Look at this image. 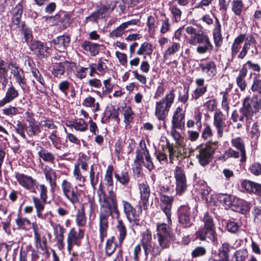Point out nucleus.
<instances>
[{
  "mask_svg": "<svg viewBox=\"0 0 261 261\" xmlns=\"http://www.w3.org/2000/svg\"><path fill=\"white\" fill-rule=\"evenodd\" d=\"M98 201L100 206L99 214V231L101 241L107 236L108 228V219L110 216L118 220L117 229L118 233V240L121 244L126 236V227L121 220H119L120 212L118 208V204L116 194L112 191L109 192L106 196L103 187L100 184L97 190Z\"/></svg>",
  "mask_w": 261,
  "mask_h": 261,
  "instance_id": "nucleus-1",
  "label": "nucleus"
},
{
  "mask_svg": "<svg viewBox=\"0 0 261 261\" xmlns=\"http://www.w3.org/2000/svg\"><path fill=\"white\" fill-rule=\"evenodd\" d=\"M261 114L260 101L254 98L250 103V97H246L243 102V107L239 110L233 111L231 119L234 122H244L245 118L247 127H249L252 122L258 118Z\"/></svg>",
  "mask_w": 261,
  "mask_h": 261,
  "instance_id": "nucleus-2",
  "label": "nucleus"
},
{
  "mask_svg": "<svg viewBox=\"0 0 261 261\" xmlns=\"http://www.w3.org/2000/svg\"><path fill=\"white\" fill-rule=\"evenodd\" d=\"M185 31L189 36L187 40L188 44L191 45L200 44L196 48L198 53L203 54L213 49V46L208 36L202 30L197 29L192 25H188L185 28Z\"/></svg>",
  "mask_w": 261,
  "mask_h": 261,
  "instance_id": "nucleus-3",
  "label": "nucleus"
},
{
  "mask_svg": "<svg viewBox=\"0 0 261 261\" xmlns=\"http://www.w3.org/2000/svg\"><path fill=\"white\" fill-rule=\"evenodd\" d=\"M256 40L253 36L250 37L248 40L246 35L241 34L237 36L233 40L231 46V56L233 60L237 55V58L239 60H243L246 56L249 51L251 44H255Z\"/></svg>",
  "mask_w": 261,
  "mask_h": 261,
  "instance_id": "nucleus-4",
  "label": "nucleus"
},
{
  "mask_svg": "<svg viewBox=\"0 0 261 261\" xmlns=\"http://www.w3.org/2000/svg\"><path fill=\"white\" fill-rule=\"evenodd\" d=\"M175 98L174 90L167 93L166 96L155 103V116L159 120H164L168 115L169 110Z\"/></svg>",
  "mask_w": 261,
  "mask_h": 261,
  "instance_id": "nucleus-5",
  "label": "nucleus"
},
{
  "mask_svg": "<svg viewBox=\"0 0 261 261\" xmlns=\"http://www.w3.org/2000/svg\"><path fill=\"white\" fill-rule=\"evenodd\" d=\"M203 222L204 226L196 232V237L201 241H214L216 239V232L212 218L205 213Z\"/></svg>",
  "mask_w": 261,
  "mask_h": 261,
  "instance_id": "nucleus-6",
  "label": "nucleus"
},
{
  "mask_svg": "<svg viewBox=\"0 0 261 261\" xmlns=\"http://www.w3.org/2000/svg\"><path fill=\"white\" fill-rule=\"evenodd\" d=\"M217 144V142H211L197 148L196 157L201 166H205L211 162Z\"/></svg>",
  "mask_w": 261,
  "mask_h": 261,
  "instance_id": "nucleus-7",
  "label": "nucleus"
},
{
  "mask_svg": "<svg viewBox=\"0 0 261 261\" xmlns=\"http://www.w3.org/2000/svg\"><path fill=\"white\" fill-rule=\"evenodd\" d=\"M141 244L143 248L145 259H147L149 254L156 256L161 252V248L152 242L151 233L148 230H146L143 232Z\"/></svg>",
  "mask_w": 261,
  "mask_h": 261,
  "instance_id": "nucleus-8",
  "label": "nucleus"
},
{
  "mask_svg": "<svg viewBox=\"0 0 261 261\" xmlns=\"http://www.w3.org/2000/svg\"><path fill=\"white\" fill-rule=\"evenodd\" d=\"M123 210L126 218L132 223V227L140 225L139 217L142 210L141 205L137 206V209L127 201L122 200Z\"/></svg>",
  "mask_w": 261,
  "mask_h": 261,
  "instance_id": "nucleus-9",
  "label": "nucleus"
},
{
  "mask_svg": "<svg viewBox=\"0 0 261 261\" xmlns=\"http://www.w3.org/2000/svg\"><path fill=\"white\" fill-rule=\"evenodd\" d=\"M61 189L63 196L72 204L80 202L81 194L77 187H74L67 179H64L61 184Z\"/></svg>",
  "mask_w": 261,
  "mask_h": 261,
  "instance_id": "nucleus-10",
  "label": "nucleus"
},
{
  "mask_svg": "<svg viewBox=\"0 0 261 261\" xmlns=\"http://www.w3.org/2000/svg\"><path fill=\"white\" fill-rule=\"evenodd\" d=\"M174 176L175 178L176 194L179 196L182 195L186 192L188 187L184 169L181 167H176L174 172Z\"/></svg>",
  "mask_w": 261,
  "mask_h": 261,
  "instance_id": "nucleus-11",
  "label": "nucleus"
},
{
  "mask_svg": "<svg viewBox=\"0 0 261 261\" xmlns=\"http://www.w3.org/2000/svg\"><path fill=\"white\" fill-rule=\"evenodd\" d=\"M160 207L167 218V222L168 224L171 223V209L172 203L174 201L173 196H167L164 193L160 194Z\"/></svg>",
  "mask_w": 261,
  "mask_h": 261,
  "instance_id": "nucleus-12",
  "label": "nucleus"
},
{
  "mask_svg": "<svg viewBox=\"0 0 261 261\" xmlns=\"http://www.w3.org/2000/svg\"><path fill=\"white\" fill-rule=\"evenodd\" d=\"M177 215L179 223L184 227H189L192 225L190 208L188 205L180 206L178 209Z\"/></svg>",
  "mask_w": 261,
  "mask_h": 261,
  "instance_id": "nucleus-13",
  "label": "nucleus"
},
{
  "mask_svg": "<svg viewBox=\"0 0 261 261\" xmlns=\"http://www.w3.org/2000/svg\"><path fill=\"white\" fill-rule=\"evenodd\" d=\"M84 234V231L81 229H79L78 231H76L74 228H72L68 234L67 237V249L70 252L73 247L75 245L79 246L81 240L83 239Z\"/></svg>",
  "mask_w": 261,
  "mask_h": 261,
  "instance_id": "nucleus-14",
  "label": "nucleus"
},
{
  "mask_svg": "<svg viewBox=\"0 0 261 261\" xmlns=\"http://www.w3.org/2000/svg\"><path fill=\"white\" fill-rule=\"evenodd\" d=\"M15 177L18 184L27 190H31L34 189L35 187H36V180L33 178L31 176L23 173L15 172Z\"/></svg>",
  "mask_w": 261,
  "mask_h": 261,
  "instance_id": "nucleus-15",
  "label": "nucleus"
},
{
  "mask_svg": "<svg viewBox=\"0 0 261 261\" xmlns=\"http://www.w3.org/2000/svg\"><path fill=\"white\" fill-rule=\"evenodd\" d=\"M225 118L220 110H216L214 115L213 124L217 130L219 138H222L226 127Z\"/></svg>",
  "mask_w": 261,
  "mask_h": 261,
  "instance_id": "nucleus-16",
  "label": "nucleus"
},
{
  "mask_svg": "<svg viewBox=\"0 0 261 261\" xmlns=\"http://www.w3.org/2000/svg\"><path fill=\"white\" fill-rule=\"evenodd\" d=\"M139 22V19H132L121 23L120 25L113 30L110 34V37L112 38H115L120 37L126 31H127L130 25H136Z\"/></svg>",
  "mask_w": 261,
  "mask_h": 261,
  "instance_id": "nucleus-17",
  "label": "nucleus"
},
{
  "mask_svg": "<svg viewBox=\"0 0 261 261\" xmlns=\"http://www.w3.org/2000/svg\"><path fill=\"white\" fill-rule=\"evenodd\" d=\"M10 72L13 75L16 82L22 88L25 85L26 79L23 70L16 65L11 64L9 65Z\"/></svg>",
  "mask_w": 261,
  "mask_h": 261,
  "instance_id": "nucleus-18",
  "label": "nucleus"
},
{
  "mask_svg": "<svg viewBox=\"0 0 261 261\" xmlns=\"http://www.w3.org/2000/svg\"><path fill=\"white\" fill-rule=\"evenodd\" d=\"M185 111L182 108L177 107L173 113L172 118V125L178 127L179 129H183L185 128Z\"/></svg>",
  "mask_w": 261,
  "mask_h": 261,
  "instance_id": "nucleus-19",
  "label": "nucleus"
},
{
  "mask_svg": "<svg viewBox=\"0 0 261 261\" xmlns=\"http://www.w3.org/2000/svg\"><path fill=\"white\" fill-rule=\"evenodd\" d=\"M31 49L39 57L42 58L49 54V47L40 41H34L31 45Z\"/></svg>",
  "mask_w": 261,
  "mask_h": 261,
  "instance_id": "nucleus-20",
  "label": "nucleus"
},
{
  "mask_svg": "<svg viewBox=\"0 0 261 261\" xmlns=\"http://www.w3.org/2000/svg\"><path fill=\"white\" fill-rule=\"evenodd\" d=\"M70 42V39L69 36L63 35L54 39L51 43L54 44L56 49L62 52L69 46Z\"/></svg>",
  "mask_w": 261,
  "mask_h": 261,
  "instance_id": "nucleus-21",
  "label": "nucleus"
},
{
  "mask_svg": "<svg viewBox=\"0 0 261 261\" xmlns=\"http://www.w3.org/2000/svg\"><path fill=\"white\" fill-rule=\"evenodd\" d=\"M199 67L201 69V71L209 79H212L217 73L216 65L212 61L205 63H201L199 64Z\"/></svg>",
  "mask_w": 261,
  "mask_h": 261,
  "instance_id": "nucleus-22",
  "label": "nucleus"
},
{
  "mask_svg": "<svg viewBox=\"0 0 261 261\" xmlns=\"http://www.w3.org/2000/svg\"><path fill=\"white\" fill-rule=\"evenodd\" d=\"M43 172L45 179L48 181L51 189H55L57 185V174L55 171L48 166L45 165L43 168Z\"/></svg>",
  "mask_w": 261,
  "mask_h": 261,
  "instance_id": "nucleus-23",
  "label": "nucleus"
},
{
  "mask_svg": "<svg viewBox=\"0 0 261 261\" xmlns=\"http://www.w3.org/2000/svg\"><path fill=\"white\" fill-rule=\"evenodd\" d=\"M242 188L248 193L261 195V185L248 180H244L241 184Z\"/></svg>",
  "mask_w": 261,
  "mask_h": 261,
  "instance_id": "nucleus-24",
  "label": "nucleus"
},
{
  "mask_svg": "<svg viewBox=\"0 0 261 261\" xmlns=\"http://www.w3.org/2000/svg\"><path fill=\"white\" fill-rule=\"evenodd\" d=\"M141 201L145 209L147 207L148 199L150 196V188L146 183H141L139 185Z\"/></svg>",
  "mask_w": 261,
  "mask_h": 261,
  "instance_id": "nucleus-25",
  "label": "nucleus"
},
{
  "mask_svg": "<svg viewBox=\"0 0 261 261\" xmlns=\"http://www.w3.org/2000/svg\"><path fill=\"white\" fill-rule=\"evenodd\" d=\"M18 96V92L12 85L7 90L5 96L0 100V106L3 107L9 103Z\"/></svg>",
  "mask_w": 261,
  "mask_h": 261,
  "instance_id": "nucleus-26",
  "label": "nucleus"
},
{
  "mask_svg": "<svg viewBox=\"0 0 261 261\" xmlns=\"http://www.w3.org/2000/svg\"><path fill=\"white\" fill-rule=\"evenodd\" d=\"M195 83L198 87L194 90L192 94V98L197 100L206 92L207 87L204 85V80L202 78L197 79L195 80Z\"/></svg>",
  "mask_w": 261,
  "mask_h": 261,
  "instance_id": "nucleus-27",
  "label": "nucleus"
},
{
  "mask_svg": "<svg viewBox=\"0 0 261 261\" xmlns=\"http://www.w3.org/2000/svg\"><path fill=\"white\" fill-rule=\"evenodd\" d=\"M247 73V69L244 65L240 70L239 74L236 78V84L241 91H244L247 87L245 77Z\"/></svg>",
  "mask_w": 261,
  "mask_h": 261,
  "instance_id": "nucleus-28",
  "label": "nucleus"
},
{
  "mask_svg": "<svg viewBox=\"0 0 261 261\" xmlns=\"http://www.w3.org/2000/svg\"><path fill=\"white\" fill-rule=\"evenodd\" d=\"M34 238L36 248L44 253L47 250V241L45 237L41 236L36 230H34Z\"/></svg>",
  "mask_w": 261,
  "mask_h": 261,
  "instance_id": "nucleus-29",
  "label": "nucleus"
},
{
  "mask_svg": "<svg viewBox=\"0 0 261 261\" xmlns=\"http://www.w3.org/2000/svg\"><path fill=\"white\" fill-rule=\"evenodd\" d=\"M232 145L240 152L241 155V162H245L246 160L245 145L242 139L238 137L232 139L231 141Z\"/></svg>",
  "mask_w": 261,
  "mask_h": 261,
  "instance_id": "nucleus-30",
  "label": "nucleus"
},
{
  "mask_svg": "<svg viewBox=\"0 0 261 261\" xmlns=\"http://www.w3.org/2000/svg\"><path fill=\"white\" fill-rule=\"evenodd\" d=\"M181 48V45L178 42H173L165 51L163 55L164 61L167 60L174 56Z\"/></svg>",
  "mask_w": 261,
  "mask_h": 261,
  "instance_id": "nucleus-31",
  "label": "nucleus"
},
{
  "mask_svg": "<svg viewBox=\"0 0 261 261\" xmlns=\"http://www.w3.org/2000/svg\"><path fill=\"white\" fill-rule=\"evenodd\" d=\"M28 121L29 124L25 126V132L29 137L32 138L38 135L41 132V130L39 125L35 122V120L33 118H31Z\"/></svg>",
  "mask_w": 261,
  "mask_h": 261,
  "instance_id": "nucleus-32",
  "label": "nucleus"
},
{
  "mask_svg": "<svg viewBox=\"0 0 261 261\" xmlns=\"http://www.w3.org/2000/svg\"><path fill=\"white\" fill-rule=\"evenodd\" d=\"M37 150H38V156L43 161L51 163H54L55 160V156L53 153L48 151L42 146L38 147Z\"/></svg>",
  "mask_w": 261,
  "mask_h": 261,
  "instance_id": "nucleus-33",
  "label": "nucleus"
},
{
  "mask_svg": "<svg viewBox=\"0 0 261 261\" xmlns=\"http://www.w3.org/2000/svg\"><path fill=\"white\" fill-rule=\"evenodd\" d=\"M98 44L88 41L83 42L81 44L82 48L85 50L89 52L92 56H96L98 54Z\"/></svg>",
  "mask_w": 261,
  "mask_h": 261,
  "instance_id": "nucleus-34",
  "label": "nucleus"
},
{
  "mask_svg": "<svg viewBox=\"0 0 261 261\" xmlns=\"http://www.w3.org/2000/svg\"><path fill=\"white\" fill-rule=\"evenodd\" d=\"M15 223L19 229L28 230L30 229L31 223L30 220L25 217L18 215L15 220Z\"/></svg>",
  "mask_w": 261,
  "mask_h": 261,
  "instance_id": "nucleus-35",
  "label": "nucleus"
},
{
  "mask_svg": "<svg viewBox=\"0 0 261 261\" xmlns=\"http://www.w3.org/2000/svg\"><path fill=\"white\" fill-rule=\"evenodd\" d=\"M7 77V70L6 65L4 64V61L0 58V83L2 84L3 89L6 88L8 83Z\"/></svg>",
  "mask_w": 261,
  "mask_h": 261,
  "instance_id": "nucleus-36",
  "label": "nucleus"
},
{
  "mask_svg": "<svg viewBox=\"0 0 261 261\" xmlns=\"http://www.w3.org/2000/svg\"><path fill=\"white\" fill-rule=\"evenodd\" d=\"M115 177L117 181L121 185H127L129 182L130 177L128 172L125 170L116 171L115 173Z\"/></svg>",
  "mask_w": 261,
  "mask_h": 261,
  "instance_id": "nucleus-37",
  "label": "nucleus"
},
{
  "mask_svg": "<svg viewBox=\"0 0 261 261\" xmlns=\"http://www.w3.org/2000/svg\"><path fill=\"white\" fill-rule=\"evenodd\" d=\"M230 245L228 243H223L218 250L219 257L224 261H229Z\"/></svg>",
  "mask_w": 261,
  "mask_h": 261,
  "instance_id": "nucleus-38",
  "label": "nucleus"
},
{
  "mask_svg": "<svg viewBox=\"0 0 261 261\" xmlns=\"http://www.w3.org/2000/svg\"><path fill=\"white\" fill-rule=\"evenodd\" d=\"M171 234L170 235H156L159 244V248H161V251L164 249L168 248L170 245L171 239ZM156 237L154 236V238Z\"/></svg>",
  "mask_w": 261,
  "mask_h": 261,
  "instance_id": "nucleus-39",
  "label": "nucleus"
},
{
  "mask_svg": "<svg viewBox=\"0 0 261 261\" xmlns=\"http://www.w3.org/2000/svg\"><path fill=\"white\" fill-rule=\"evenodd\" d=\"M152 53V45L148 42H144L137 51L138 55H144V58L146 56H150Z\"/></svg>",
  "mask_w": 261,
  "mask_h": 261,
  "instance_id": "nucleus-40",
  "label": "nucleus"
},
{
  "mask_svg": "<svg viewBox=\"0 0 261 261\" xmlns=\"http://www.w3.org/2000/svg\"><path fill=\"white\" fill-rule=\"evenodd\" d=\"M67 65V63L66 62L55 64L52 71L53 75L58 78H61L64 73L65 68Z\"/></svg>",
  "mask_w": 261,
  "mask_h": 261,
  "instance_id": "nucleus-41",
  "label": "nucleus"
},
{
  "mask_svg": "<svg viewBox=\"0 0 261 261\" xmlns=\"http://www.w3.org/2000/svg\"><path fill=\"white\" fill-rule=\"evenodd\" d=\"M73 175L75 180L79 182L78 186L83 187L86 181V177L82 175L80 169L77 164H74Z\"/></svg>",
  "mask_w": 261,
  "mask_h": 261,
  "instance_id": "nucleus-42",
  "label": "nucleus"
},
{
  "mask_svg": "<svg viewBox=\"0 0 261 261\" xmlns=\"http://www.w3.org/2000/svg\"><path fill=\"white\" fill-rule=\"evenodd\" d=\"M231 10L237 16H241L244 4L242 0H232L231 4Z\"/></svg>",
  "mask_w": 261,
  "mask_h": 261,
  "instance_id": "nucleus-43",
  "label": "nucleus"
},
{
  "mask_svg": "<svg viewBox=\"0 0 261 261\" xmlns=\"http://www.w3.org/2000/svg\"><path fill=\"white\" fill-rule=\"evenodd\" d=\"M111 78H109L103 81V85L105 86V89L102 91V92H100V91H95V93L99 97H102V96L103 95L109 94L112 92L114 87V85L111 83Z\"/></svg>",
  "mask_w": 261,
  "mask_h": 261,
  "instance_id": "nucleus-44",
  "label": "nucleus"
},
{
  "mask_svg": "<svg viewBox=\"0 0 261 261\" xmlns=\"http://www.w3.org/2000/svg\"><path fill=\"white\" fill-rule=\"evenodd\" d=\"M75 222L79 226H84L87 222V219L84 208L79 209L76 215Z\"/></svg>",
  "mask_w": 261,
  "mask_h": 261,
  "instance_id": "nucleus-45",
  "label": "nucleus"
},
{
  "mask_svg": "<svg viewBox=\"0 0 261 261\" xmlns=\"http://www.w3.org/2000/svg\"><path fill=\"white\" fill-rule=\"evenodd\" d=\"M71 125L77 131L85 132L88 129V125L83 119H75Z\"/></svg>",
  "mask_w": 261,
  "mask_h": 261,
  "instance_id": "nucleus-46",
  "label": "nucleus"
},
{
  "mask_svg": "<svg viewBox=\"0 0 261 261\" xmlns=\"http://www.w3.org/2000/svg\"><path fill=\"white\" fill-rule=\"evenodd\" d=\"M122 114L124 116V122L128 125L133 119L134 113L129 107H125L122 109Z\"/></svg>",
  "mask_w": 261,
  "mask_h": 261,
  "instance_id": "nucleus-47",
  "label": "nucleus"
},
{
  "mask_svg": "<svg viewBox=\"0 0 261 261\" xmlns=\"http://www.w3.org/2000/svg\"><path fill=\"white\" fill-rule=\"evenodd\" d=\"M115 5L111 2H107L103 5L100 6L97 10L100 15L101 17H105V14L108 11H112L114 9Z\"/></svg>",
  "mask_w": 261,
  "mask_h": 261,
  "instance_id": "nucleus-48",
  "label": "nucleus"
},
{
  "mask_svg": "<svg viewBox=\"0 0 261 261\" xmlns=\"http://www.w3.org/2000/svg\"><path fill=\"white\" fill-rule=\"evenodd\" d=\"M32 199L36 210L37 215H40V213L42 212L44 209V204L46 202H44L42 199L35 196H33Z\"/></svg>",
  "mask_w": 261,
  "mask_h": 261,
  "instance_id": "nucleus-49",
  "label": "nucleus"
},
{
  "mask_svg": "<svg viewBox=\"0 0 261 261\" xmlns=\"http://www.w3.org/2000/svg\"><path fill=\"white\" fill-rule=\"evenodd\" d=\"M57 130H53L48 138L51 141L52 144L55 148L57 149H61V139L57 136Z\"/></svg>",
  "mask_w": 261,
  "mask_h": 261,
  "instance_id": "nucleus-50",
  "label": "nucleus"
},
{
  "mask_svg": "<svg viewBox=\"0 0 261 261\" xmlns=\"http://www.w3.org/2000/svg\"><path fill=\"white\" fill-rule=\"evenodd\" d=\"M114 240V237H112L107 240L106 243V253L109 256H111L116 250V245Z\"/></svg>",
  "mask_w": 261,
  "mask_h": 261,
  "instance_id": "nucleus-51",
  "label": "nucleus"
},
{
  "mask_svg": "<svg viewBox=\"0 0 261 261\" xmlns=\"http://www.w3.org/2000/svg\"><path fill=\"white\" fill-rule=\"evenodd\" d=\"M218 199L225 206L226 208L229 207L232 205L231 198L228 195L220 194L218 196Z\"/></svg>",
  "mask_w": 261,
  "mask_h": 261,
  "instance_id": "nucleus-52",
  "label": "nucleus"
},
{
  "mask_svg": "<svg viewBox=\"0 0 261 261\" xmlns=\"http://www.w3.org/2000/svg\"><path fill=\"white\" fill-rule=\"evenodd\" d=\"M113 167L112 166H109L106 171V175L105 176V181L106 182V185L109 187L113 186Z\"/></svg>",
  "mask_w": 261,
  "mask_h": 261,
  "instance_id": "nucleus-53",
  "label": "nucleus"
},
{
  "mask_svg": "<svg viewBox=\"0 0 261 261\" xmlns=\"http://www.w3.org/2000/svg\"><path fill=\"white\" fill-rule=\"evenodd\" d=\"M233 256L236 261H244L248 256V252L245 249H240L236 251Z\"/></svg>",
  "mask_w": 261,
  "mask_h": 261,
  "instance_id": "nucleus-54",
  "label": "nucleus"
},
{
  "mask_svg": "<svg viewBox=\"0 0 261 261\" xmlns=\"http://www.w3.org/2000/svg\"><path fill=\"white\" fill-rule=\"evenodd\" d=\"M156 235H170L171 234L169 227L165 223L159 224L157 226Z\"/></svg>",
  "mask_w": 261,
  "mask_h": 261,
  "instance_id": "nucleus-55",
  "label": "nucleus"
},
{
  "mask_svg": "<svg viewBox=\"0 0 261 261\" xmlns=\"http://www.w3.org/2000/svg\"><path fill=\"white\" fill-rule=\"evenodd\" d=\"M21 110L22 109L19 108L10 106L8 108H5V109H3V111L4 114L10 116L16 115L17 114H21L22 113Z\"/></svg>",
  "mask_w": 261,
  "mask_h": 261,
  "instance_id": "nucleus-56",
  "label": "nucleus"
},
{
  "mask_svg": "<svg viewBox=\"0 0 261 261\" xmlns=\"http://www.w3.org/2000/svg\"><path fill=\"white\" fill-rule=\"evenodd\" d=\"M171 14L174 17L175 22H178L181 19V11L176 5H173L171 7Z\"/></svg>",
  "mask_w": 261,
  "mask_h": 261,
  "instance_id": "nucleus-57",
  "label": "nucleus"
},
{
  "mask_svg": "<svg viewBox=\"0 0 261 261\" xmlns=\"http://www.w3.org/2000/svg\"><path fill=\"white\" fill-rule=\"evenodd\" d=\"M254 222L256 224L261 223V208L254 206L252 210Z\"/></svg>",
  "mask_w": 261,
  "mask_h": 261,
  "instance_id": "nucleus-58",
  "label": "nucleus"
},
{
  "mask_svg": "<svg viewBox=\"0 0 261 261\" xmlns=\"http://www.w3.org/2000/svg\"><path fill=\"white\" fill-rule=\"evenodd\" d=\"M176 128H178V127L172 125L170 130V135L173 137L174 140L176 141L177 144H180V140L182 138L181 134L176 130Z\"/></svg>",
  "mask_w": 261,
  "mask_h": 261,
  "instance_id": "nucleus-59",
  "label": "nucleus"
},
{
  "mask_svg": "<svg viewBox=\"0 0 261 261\" xmlns=\"http://www.w3.org/2000/svg\"><path fill=\"white\" fill-rule=\"evenodd\" d=\"M249 170L254 175H259L261 174V164L254 163L250 166Z\"/></svg>",
  "mask_w": 261,
  "mask_h": 261,
  "instance_id": "nucleus-60",
  "label": "nucleus"
},
{
  "mask_svg": "<svg viewBox=\"0 0 261 261\" xmlns=\"http://www.w3.org/2000/svg\"><path fill=\"white\" fill-rule=\"evenodd\" d=\"M213 136V133L210 126L208 124H205L204 129L202 130L201 137L206 140L210 138Z\"/></svg>",
  "mask_w": 261,
  "mask_h": 261,
  "instance_id": "nucleus-61",
  "label": "nucleus"
},
{
  "mask_svg": "<svg viewBox=\"0 0 261 261\" xmlns=\"http://www.w3.org/2000/svg\"><path fill=\"white\" fill-rule=\"evenodd\" d=\"M32 76L42 86L45 85V81L38 70L35 69L32 71Z\"/></svg>",
  "mask_w": 261,
  "mask_h": 261,
  "instance_id": "nucleus-62",
  "label": "nucleus"
},
{
  "mask_svg": "<svg viewBox=\"0 0 261 261\" xmlns=\"http://www.w3.org/2000/svg\"><path fill=\"white\" fill-rule=\"evenodd\" d=\"M143 153L145 156V162H144L143 163L144 164L145 166L148 170H151L153 167V165L151 161V158L149 156V151L147 149H146L143 151Z\"/></svg>",
  "mask_w": 261,
  "mask_h": 261,
  "instance_id": "nucleus-63",
  "label": "nucleus"
},
{
  "mask_svg": "<svg viewBox=\"0 0 261 261\" xmlns=\"http://www.w3.org/2000/svg\"><path fill=\"white\" fill-rule=\"evenodd\" d=\"M70 83L67 81H63L58 85L59 89L65 95H67V91L69 88Z\"/></svg>",
  "mask_w": 261,
  "mask_h": 261,
  "instance_id": "nucleus-64",
  "label": "nucleus"
}]
</instances>
